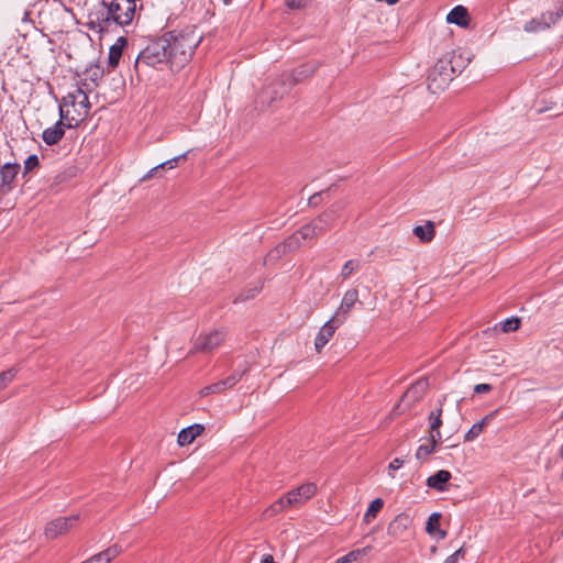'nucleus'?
<instances>
[{
  "label": "nucleus",
  "instance_id": "nucleus-1",
  "mask_svg": "<svg viewBox=\"0 0 563 563\" xmlns=\"http://www.w3.org/2000/svg\"><path fill=\"white\" fill-rule=\"evenodd\" d=\"M344 208L343 203L335 202L331 205L325 211H323L320 216L313 219L310 223L301 227L294 235H291L284 243L277 245L274 250H272L267 257L277 258L282 254H285L288 249L297 247L299 243V239L302 240H312L317 236L324 234L329 229L332 228L335 220L339 218L340 212Z\"/></svg>",
  "mask_w": 563,
  "mask_h": 563
},
{
  "label": "nucleus",
  "instance_id": "nucleus-2",
  "mask_svg": "<svg viewBox=\"0 0 563 563\" xmlns=\"http://www.w3.org/2000/svg\"><path fill=\"white\" fill-rule=\"evenodd\" d=\"M169 43L164 35L147 43V45L137 54L134 62V70L139 79L150 76V70L172 71Z\"/></svg>",
  "mask_w": 563,
  "mask_h": 563
},
{
  "label": "nucleus",
  "instance_id": "nucleus-3",
  "mask_svg": "<svg viewBox=\"0 0 563 563\" xmlns=\"http://www.w3.org/2000/svg\"><path fill=\"white\" fill-rule=\"evenodd\" d=\"M164 38L169 43L172 71H179L191 60L202 36L197 33L196 27H188L181 31H170L164 34Z\"/></svg>",
  "mask_w": 563,
  "mask_h": 563
},
{
  "label": "nucleus",
  "instance_id": "nucleus-4",
  "mask_svg": "<svg viewBox=\"0 0 563 563\" xmlns=\"http://www.w3.org/2000/svg\"><path fill=\"white\" fill-rule=\"evenodd\" d=\"M79 124V119L70 115L69 110H64L59 107V120L53 125L45 129L42 133V139L46 145L57 144L65 135V128L73 129Z\"/></svg>",
  "mask_w": 563,
  "mask_h": 563
},
{
  "label": "nucleus",
  "instance_id": "nucleus-5",
  "mask_svg": "<svg viewBox=\"0 0 563 563\" xmlns=\"http://www.w3.org/2000/svg\"><path fill=\"white\" fill-rule=\"evenodd\" d=\"M59 107H63L64 110H68V107L74 109L76 113V119H79V122L82 121L89 113L90 103L88 96L84 91L82 88L77 87L73 91H69L62 100Z\"/></svg>",
  "mask_w": 563,
  "mask_h": 563
},
{
  "label": "nucleus",
  "instance_id": "nucleus-6",
  "mask_svg": "<svg viewBox=\"0 0 563 563\" xmlns=\"http://www.w3.org/2000/svg\"><path fill=\"white\" fill-rule=\"evenodd\" d=\"M225 338V333L221 330H214L206 334H200L195 340L190 353L201 352L209 353L217 349Z\"/></svg>",
  "mask_w": 563,
  "mask_h": 563
},
{
  "label": "nucleus",
  "instance_id": "nucleus-7",
  "mask_svg": "<svg viewBox=\"0 0 563 563\" xmlns=\"http://www.w3.org/2000/svg\"><path fill=\"white\" fill-rule=\"evenodd\" d=\"M286 92L287 87L284 81H274L262 88L256 101L262 107H271L275 101L282 99Z\"/></svg>",
  "mask_w": 563,
  "mask_h": 563
},
{
  "label": "nucleus",
  "instance_id": "nucleus-8",
  "mask_svg": "<svg viewBox=\"0 0 563 563\" xmlns=\"http://www.w3.org/2000/svg\"><path fill=\"white\" fill-rule=\"evenodd\" d=\"M78 520V515L56 518L46 525L44 533L47 539H56L57 537L67 533L77 525Z\"/></svg>",
  "mask_w": 563,
  "mask_h": 563
},
{
  "label": "nucleus",
  "instance_id": "nucleus-9",
  "mask_svg": "<svg viewBox=\"0 0 563 563\" xmlns=\"http://www.w3.org/2000/svg\"><path fill=\"white\" fill-rule=\"evenodd\" d=\"M355 305L363 306V302L358 299L357 289L351 288L343 295L341 305L332 317L335 321L344 323Z\"/></svg>",
  "mask_w": 563,
  "mask_h": 563
},
{
  "label": "nucleus",
  "instance_id": "nucleus-10",
  "mask_svg": "<svg viewBox=\"0 0 563 563\" xmlns=\"http://www.w3.org/2000/svg\"><path fill=\"white\" fill-rule=\"evenodd\" d=\"M21 169L18 163H5L0 169V194L7 195L14 188V181Z\"/></svg>",
  "mask_w": 563,
  "mask_h": 563
},
{
  "label": "nucleus",
  "instance_id": "nucleus-11",
  "mask_svg": "<svg viewBox=\"0 0 563 563\" xmlns=\"http://www.w3.org/2000/svg\"><path fill=\"white\" fill-rule=\"evenodd\" d=\"M316 492V484L306 483L288 492L285 496L287 497V503H289L291 506H297L306 503L308 499L314 496Z\"/></svg>",
  "mask_w": 563,
  "mask_h": 563
},
{
  "label": "nucleus",
  "instance_id": "nucleus-12",
  "mask_svg": "<svg viewBox=\"0 0 563 563\" xmlns=\"http://www.w3.org/2000/svg\"><path fill=\"white\" fill-rule=\"evenodd\" d=\"M342 324L343 323L335 321L334 318L331 317V319L321 327L314 340V349L318 353H320L321 350L328 344L335 330Z\"/></svg>",
  "mask_w": 563,
  "mask_h": 563
},
{
  "label": "nucleus",
  "instance_id": "nucleus-13",
  "mask_svg": "<svg viewBox=\"0 0 563 563\" xmlns=\"http://www.w3.org/2000/svg\"><path fill=\"white\" fill-rule=\"evenodd\" d=\"M412 525V519L408 514L401 512L394 518L387 528L389 536L394 538H404Z\"/></svg>",
  "mask_w": 563,
  "mask_h": 563
},
{
  "label": "nucleus",
  "instance_id": "nucleus-14",
  "mask_svg": "<svg viewBox=\"0 0 563 563\" xmlns=\"http://www.w3.org/2000/svg\"><path fill=\"white\" fill-rule=\"evenodd\" d=\"M445 56L450 63V71L453 74V77L461 74L471 62L468 53L462 49H454L445 54Z\"/></svg>",
  "mask_w": 563,
  "mask_h": 563
},
{
  "label": "nucleus",
  "instance_id": "nucleus-15",
  "mask_svg": "<svg viewBox=\"0 0 563 563\" xmlns=\"http://www.w3.org/2000/svg\"><path fill=\"white\" fill-rule=\"evenodd\" d=\"M205 431V427L200 423L191 424L187 428H184L177 437V442L180 446L188 445L192 443L196 438H198Z\"/></svg>",
  "mask_w": 563,
  "mask_h": 563
},
{
  "label": "nucleus",
  "instance_id": "nucleus-16",
  "mask_svg": "<svg viewBox=\"0 0 563 563\" xmlns=\"http://www.w3.org/2000/svg\"><path fill=\"white\" fill-rule=\"evenodd\" d=\"M451 477L452 475L449 471L440 470L434 475L428 477L427 486L437 492H444L446 490V484Z\"/></svg>",
  "mask_w": 563,
  "mask_h": 563
},
{
  "label": "nucleus",
  "instance_id": "nucleus-17",
  "mask_svg": "<svg viewBox=\"0 0 563 563\" xmlns=\"http://www.w3.org/2000/svg\"><path fill=\"white\" fill-rule=\"evenodd\" d=\"M498 410H494L486 415L479 422L474 423L471 429L465 433L464 441L471 442L474 441L482 432L485 426H488L495 416L497 415Z\"/></svg>",
  "mask_w": 563,
  "mask_h": 563
},
{
  "label": "nucleus",
  "instance_id": "nucleus-18",
  "mask_svg": "<svg viewBox=\"0 0 563 563\" xmlns=\"http://www.w3.org/2000/svg\"><path fill=\"white\" fill-rule=\"evenodd\" d=\"M446 21L459 26H467L470 22L467 9L464 8L463 5L454 7L449 12Z\"/></svg>",
  "mask_w": 563,
  "mask_h": 563
},
{
  "label": "nucleus",
  "instance_id": "nucleus-19",
  "mask_svg": "<svg viewBox=\"0 0 563 563\" xmlns=\"http://www.w3.org/2000/svg\"><path fill=\"white\" fill-rule=\"evenodd\" d=\"M440 519L441 514L433 512L429 516L427 525H426V531L428 534L437 537L439 540H442L445 538L446 532L442 529H440Z\"/></svg>",
  "mask_w": 563,
  "mask_h": 563
},
{
  "label": "nucleus",
  "instance_id": "nucleus-20",
  "mask_svg": "<svg viewBox=\"0 0 563 563\" xmlns=\"http://www.w3.org/2000/svg\"><path fill=\"white\" fill-rule=\"evenodd\" d=\"M435 74L441 77L443 82L452 80L453 74L450 71V63L445 55L438 59L429 78H432Z\"/></svg>",
  "mask_w": 563,
  "mask_h": 563
},
{
  "label": "nucleus",
  "instance_id": "nucleus-21",
  "mask_svg": "<svg viewBox=\"0 0 563 563\" xmlns=\"http://www.w3.org/2000/svg\"><path fill=\"white\" fill-rule=\"evenodd\" d=\"M413 234L423 243L431 242L435 235L434 223L427 221L424 225L415 227Z\"/></svg>",
  "mask_w": 563,
  "mask_h": 563
},
{
  "label": "nucleus",
  "instance_id": "nucleus-22",
  "mask_svg": "<svg viewBox=\"0 0 563 563\" xmlns=\"http://www.w3.org/2000/svg\"><path fill=\"white\" fill-rule=\"evenodd\" d=\"M563 16V1L560 4L555 5L554 11H545L540 18L545 26V29H550L552 25H555L559 20Z\"/></svg>",
  "mask_w": 563,
  "mask_h": 563
},
{
  "label": "nucleus",
  "instance_id": "nucleus-23",
  "mask_svg": "<svg viewBox=\"0 0 563 563\" xmlns=\"http://www.w3.org/2000/svg\"><path fill=\"white\" fill-rule=\"evenodd\" d=\"M120 553L118 545H111L108 549L101 551L98 554L92 555L88 559L89 563H110Z\"/></svg>",
  "mask_w": 563,
  "mask_h": 563
},
{
  "label": "nucleus",
  "instance_id": "nucleus-24",
  "mask_svg": "<svg viewBox=\"0 0 563 563\" xmlns=\"http://www.w3.org/2000/svg\"><path fill=\"white\" fill-rule=\"evenodd\" d=\"M125 43V40L123 37H120L118 42L110 47L108 64L111 69H114L119 65L123 52V46Z\"/></svg>",
  "mask_w": 563,
  "mask_h": 563
},
{
  "label": "nucleus",
  "instance_id": "nucleus-25",
  "mask_svg": "<svg viewBox=\"0 0 563 563\" xmlns=\"http://www.w3.org/2000/svg\"><path fill=\"white\" fill-rule=\"evenodd\" d=\"M426 388H427L426 382H417L411 387H409L407 389V391L404 394L401 402L409 401V400H412V401L418 400L419 398H421Z\"/></svg>",
  "mask_w": 563,
  "mask_h": 563
},
{
  "label": "nucleus",
  "instance_id": "nucleus-26",
  "mask_svg": "<svg viewBox=\"0 0 563 563\" xmlns=\"http://www.w3.org/2000/svg\"><path fill=\"white\" fill-rule=\"evenodd\" d=\"M372 547L367 545L362 549L350 551L347 554L339 558L335 563H352L367 555L372 551Z\"/></svg>",
  "mask_w": 563,
  "mask_h": 563
},
{
  "label": "nucleus",
  "instance_id": "nucleus-27",
  "mask_svg": "<svg viewBox=\"0 0 563 563\" xmlns=\"http://www.w3.org/2000/svg\"><path fill=\"white\" fill-rule=\"evenodd\" d=\"M291 506L289 503H287V497L283 496L278 498L276 501H274L271 506H268L264 510V516L267 518H272L276 516L277 514L284 511L287 507Z\"/></svg>",
  "mask_w": 563,
  "mask_h": 563
},
{
  "label": "nucleus",
  "instance_id": "nucleus-28",
  "mask_svg": "<svg viewBox=\"0 0 563 563\" xmlns=\"http://www.w3.org/2000/svg\"><path fill=\"white\" fill-rule=\"evenodd\" d=\"M187 157V154H181V155H178L174 158H170L166 162H163L161 164H158L157 166L153 167L143 178L142 180H147L150 179L151 177L154 176L155 173H157L158 169L161 168H174L176 166V164L180 161V159H185Z\"/></svg>",
  "mask_w": 563,
  "mask_h": 563
},
{
  "label": "nucleus",
  "instance_id": "nucleus-29",
  "mask_svg": "<svg viewBox=\"0 0 563 563\" xmlns=\"http://www.w3.org/2000/svg\"><path fill=\"white\" fill-rule=\"evenodd\" d=\"M262 289V284L257 283L254 286L244 288L233 300L234 303L244 302L253 299Z\"/></svg>",
  "mask_w": 563,
  "mask_h": 563
},
{
  "label": "nucleus",
  "instance_id": "nucleus-30",
  "mask_svg": "<svg viewBox=\"0 0 563 563\" xmlns=\"http://www.w3.org/2000/svg\"><path fill=\"white\" fill-rule=\"evenodd\" d=\"M430 444H421L419 445V448L417 449V452H416V457L418 460H424L428 455H430L431 453L434 452L435 450V445H437V440H435V435L432 433L430 435Z\"/></svg>",
  "mask_w": 563,
  "mask_h": 563
},
{
  "label": "nucleus",
  "instance_id": "nucleus-31",
  "mask_svg": "<svg viewBox=\"0 0 563 563\" xmlns=\"http://www.w3.org/2000/svg\"><path fill=\"white\" fill-rule=\"evenodd\" d=\"M384 501L380 498H376L372 500L369 504L365 515H364V521L369 522L372 518H375L378 514V511L383 508Z\"/></svg>",
  "mask_w": 563,
  "mask_h": 563
},
{
  "label": "nucleus",
  "instance_id": "nucleus-32",
  "mask_svg": "<svg viewBox=\"0 0 563 563\" xmlns=\"http://www.w3.org/2000/svg\"><path fill=\"white\" fill-rule=\"evenodd\" d=\"M360 268V261L350 260L344 263L341 269V277L343 279H347L353 273H355Z\"/></svg>",
  "mask_w": 563,
  "mask_h": 563
},
{
  "label": "nucleus",
  "instance_id": "nucleus-33",
  "mask_svg": "<svg viewBox=\"0 0 563 563\" xmlns=\"http://www.w3.org/2000/svg\"><path fill=\"white\" fill-rule=\"evenodd\" d=\"M316 65H302L294 70V80L299 81L305 77L312 75L316 71Z\"/></svg>",
  "mask_w": 563,
  "mask_h": 563
},
{
  "label": "nucleus",
  "instance_id": "nucleus-34",
  "mask_svg": "<svg viewBox=\"0 0 563 563\" xmlns=\"http://www.w3.org/2000/svg\"><path fill=\"white\" fill-rule=\"evenodd\" d=\"M246 368L236 369L227 378L222 379L223 384H225V389L232 388L235 386L242 378V376L246 373Z\"/></svg>",
  "mask_w": 563,
  "mask_h": 563
},
{
  "label": "nucleus",
  "instance_id": "nucleus-35",
  "mask_svg": "<svg viewBox=\"0 0 563 563\" xmlns=\"http://www.w3.org/2000/svg\"><path fill=\"white\" fill-rule=\"evenodd\" d=\"M523 30L528 33H537V32L545 31L547 29L543 25L541 18L539 16V18H534V19H531L530 21H528L525 24Z\"/></svg>",
  "mask_w": 563,
  "mask_h": 563
},
{
  "label": "nucleus",
  "instance_id": "nucleus-36",
  "mask_svg": "<svg viewBox=\"0 0 563 563\" xmlns=\"http://www.w3.org/2000/svg\"><path fill=\"white\" fill-rule=\"evenodd\" d=\"M499 327L504 333L516 331L520 327V319L516 317L506 319L505 321L499 323Z\"/></svg>",
  "mask_w": 563,
  "mask_h": 563
},
{
  "label": "nucleus",
  "instance_id": "nucleus-37",
  "mask_svg": "<svg viewBox=\"0 0 563 563\" xmlns=\"http://www.w3.org/2000/svg\"><path fill=\"white\" fill-rule=\"evenodd\" d=\"M225 390V384H223L222 379L217 382V383H213V384H210L206 387H203L201 390H200V395L201 396H207V395H210V394H220L222 391Z\"/></svg>",
  "mask_w": 563,
  "mask_h": 563
},
{
  "label": "nucleus",
  "instance_id": "nucleus-38",
  "mask_svg": "<svg viewBox=\"0 0 563 563\" xmlns=\"http://www.w3.org/2000/svg\"><path fill=\"white\" fill-rule=\"evenodd\" d=\"M441 413L442 409L440 408L437 411H432L429 416L431 434L442 426Z\"/></svg>",
  "mask_w": 563,
  "mask_h": 563
},
{
  "label": "nucleus",
  "instance_id": "nucleus-39",
  "mask_svg": "<svg viewBox=\"0 0 563 563\" xmlns=\"http://www.w3.org/2000/svg\"><path fill=\"white\" fill-rule=\"evenodd\" d=\"M16 371L14 368L0 373V390L5 388L13 380Z\"/></svg>",
  "mask_w": 563,
  "mask_h": 563
},
{
  "label": "nucleus",
  "instance_id": "nucleus-40",
  "mask_svg": "<svg viewBox=\"0 0 563 563\" xmlns=\"http://www.w3.org/2000/svg\"><path fill=\"white\" fill-rule=\"evenodd\" d=\"M38 165H40V161H38L37 155H35V154L30 155L24 162V174L32 172L33 169L38 167Z\"/></svg>",
  "mask_w": 563,
  "mask_h": 563
},
{
  "label": "nucleus",
  "instance_id": "nucleus-41",
  "mask_svg": "<svg viewBox=\"0 0 563 563\" xmlns=\"http://www.w3.org/2000/svg\"><path fill=\"white\" fill-rule=\"evenodd\" d=\"M310 0H285V4L290 10L305 8Z\"/></svg>",
  "mask_w": 563,
  "mask_h": 563
},
{
  "label": "nucleus",
  "instance_id": "nucleus-42",
  "mask_svg": "<svg viewBox=\"0 0 563 563\" xmlns=\"http://www.w3.org/2000/svg\"><path fill=\"white\" fill-rule=\"evenodd\" d=\"M492 388H493V387H492V385H489V384H484V383H483V384H477V385H475V387H474V393H475V394L488 393V391H490V390H492Z\"/></svg>",
  "mask_w": 563,
  "mask_h": 563
},
{
  "label": "nucleus",
  "instance_id": "nucleus-43",
  "mask_svg": "<svg viewBox=\"0 0 563 563\" xmlns=\"http://www.w3.org/2000/svg\"><path fill=\"white\" fill-rule=\"evenodd\" d=\"M402 465H404V460L396 457L389 463L388 468L391 471H396V470H399Z\"/></svg>",
  "mask_w": 563,
  "mask_h": 563
},
{
  "label": "nucleus",
  "instance_id": "nucleus-44",
  "mask_svg": "<svg viewBox=\"0 0 563 563\" xmlns=\"http://www.w3.org/2000/svg\"><path fill=\"white\" fill-rule=\"evenodd\" d=\"M261 563H277L274 561V558L271 554H266L263 556Z\"/></svg>",
  "mask_w": 563,
  "mask_h": 563
},
{
  "label": "nucleus",
  "instance_id": "nucleus-45",
  "mask_svg": "<svg viewBox=\"0 0 563 563\" xmlns=\"http://www.w3.org/2000/svg\"><path fill=\"white\" fill-rule=\"evenodd\" d=\"M457 562H459V561H457V559H456L453 554H451L450 556H448V558L445 559V561H444V563H457Z\"/></svg>",
  "mask_w": 563,
  "mask_h": 563
},
{
  "label": "nucleus",
  "instance_id": "nucleus-46",
  "mask_svg": "<svg viewBox=\"0 0 563 563\" xmlns=\"http://www.w3.org/2000/svg\"><path fill=\"white\" fill-rule=\"evenodd\" d=\"M463 553H464L463 548H460L459 550H456V551L453 553V555L459 560L460 558H462V556H463Z\"/></svg>",
  "mask_w": 563,
  "mask_h": 563
},
{
  "label": "nucleus",
  "instance_id": "nucleus-47",
  "mask_svg": "<svg viewBox=\"0 0 563 563\" xmlns=\"http://www.w3.org/2000/svg\"><path fill=\"white\" fill-rule=\"evenodd\" d=\"M433 434L435 435L437 443L441 440V433L440 430H434Z\"/></svg>",
  "mask_w": 563,
  "mask_h": 563
},
{
  "label": "nucleus",
  "instance_id": "nucleus-48",
  "mask_svg": "<svg viewBox=\"0 0 563 563\" xmlns=\"http://www.w3.org/2000/svg\"><path fill=\"white\" fill-rule=\"evenodd\" d=\"M560 456L563 459V444L560 448Z\"/></svg>",
  "mask_w": 563,
  "mask_h": 563
},
{
  "label": "nucleus",
  "instance_id": "nucleus-49",
  "mask_svg": "<svg viewBox=\"0 0 563 563\" xmlns=\"http://www.w3.org/2000/svg\"><path fill=\"white\" fill-rule=\"evenodd\" d=\"M97 76H98V70H95L91 78L95 79Z\"/></svg>",
  "mask_w": 563,
  "mask_h": 563
},
{
  "label": "nucleus",
  "instance_id": "nucleus-50",
  "mask_svg": "<svg viewBox=\"0 0 563 563\" xmlns=\"http://www.w3.org/2000/svg\"><path fill=\"white\" fill-rule=\"evenodd\" d=\"M81 563H89V561H88V560H86V561H84V562H81Z\"/></svg>",
  "mask_w": 563,
  "mask_h": 563
}]
</instances>
